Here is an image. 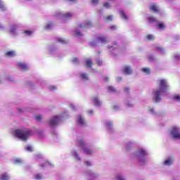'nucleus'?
<instances>
[{"label":"nucleus","mask_w":180,"mask_h":180,"mask_svg":"<svg viewBox=\"0 0 180 180\" xmlns=\"http://www.w3.org/2000/svg\"><path fill=\"white\" fill-rule=\"evenodd\" d=\"M49 165L51 166V165H53V164L50 163V162H49V161H46L44 165H41L40 167L41 168H44V167H48Z\"/></svg>","instance_id":"23"},{"label":"nucleus","mask_w":180,"mask_h":180,"mask_svg":"<svg viewBox=\"0 0 180 180\" xmlns=\"http://www.w3.org/2000/svg\"><path fill=\"white\" fill-rule=\"evenodd\" d=\"M25 34H27V36H30L32 33H33V31L30 30H25L24 31Z\"/></svg>","instance_id":"34"},{"label":"nucleus","mask_w":180,"mask_h":180,"mask_svg":"<svg viewBox=\"0 0 180 180\" xmlns=\"http://www.w3.org/2000/svg\"><path fill=\"white\" fill-rule=\"evenodd\" d=\"M58 41H59L60 43H62V44H65V43H67V41H65V40L63 39H58Z\"/></svg>","instance_id":"41"},{"label":"nucleus","mask_w":180,"mask_h":180,"mask_svg":"<svg viewBox=\"0 0 180 180\" xmlns=\"http://www.w3.org/2000/svg\"><path fill=\"white\" fill-rule=\"evenodd\" d=\"M26 150H27V151H30V153H32V151H33V148L32 147V146L29 145V146L26 148Z\"/></svg>","instance_id":"35"},{"label":"nucleus","mask_w":180,"mask_h":180,"mask_svg":"<svg viewBox=\"0 0 180 180\" xmlns=\"http://www.w3.org/2000/svg\"><path fill=\"white\" fill-rule=\"evenodd\" d=\"M58 116H55L49 121V126H56V124H58Z\"/></svg>","instance_id":"6"},{"label":"nucleus","mask_w":180,"mask_h":180,"mask_svg":"<svg viewBox=\"0 0 180 180\" xmlns=\"http://www.w3.org/2000/svg\"><path fill=\"white\" fill-rule=\"evenodd\" d=\"M147 20L148 23H155V22H157V18H155L154 16H149L147 18Z\"/></svg>","instance_id":"11"},{"label":"nucleus","mask_w":180,"mask_h":180,"mask_svg":"<svg viewBox=\"0 0 180 180\" xmlns=\"http://www.w3.org/2000/svg\"><path fill=\"white\" fill-rule=\"evenodd\" d=\"M172 164V158H169L164 162L165 165H171Z\"/></svg>","instance_id":"19"},{"label":"nucleus","mask_w":180,"mask_h":180,"mask_svg":"<svg viewBox=\"0 0 180 180\" xmlns=\"http://www.w3.org/2000/svg\"><path fill=\"white\" fill-rule=\"evenodd\" d=\"M35 179L37 180H41L43 179V175L41 174H37L35 175Z\"/></svg>","instance_id":"28"},{"label":"nucleus","mask_w":180,"mask_h":180,"mask_svg":"<svg viewBox=\"0 0 180 180\" xmlns=\"http://www.w3.org/2000/svg\"><path fill=\"white\" fill-rule=\"evenodd\" d=\"M9 176L6 173L2 174L0 177V180H8Z\"/></svg>","instance_id":"20"},{"label":"nucleus","mask_w":180,"mask_h":180,"mask_svg":"<svg viewBox=\"0 0 180 180\" xmlns=\"http://www.w3.org/2000/svg\"><path fill=\"white\" fill-rule=\"evenodd\" d=\"M52 26H53V24L49 23V24H47L46 26L45 27V29H46V30H49V29H51V27H52Z\"/></svg>","instance_id":"37"},{"label":"nucleus","mask_w":180,"mask_h":180,"mask_svg":"<svg viewBox=\"0 0 180 180\" xmlns=\"http://www.w3.org/2000/svg\"><path fill=\"white\" fill-rule=\"evenodd\" d=\"M149 9L153 12H154L155 13H160V9H158V6L156 4L150 5Z\"/></svg>","instance_id":"8"},{"label":"nucleus","mask_w":180,"mask_h":180,"mask_svg":"<svg viewBox=\"0 0 180 180\" xmlns=\"http://www.w3.org/2000/svg\"><path fill=\"white\" fill-rule=\"evenodd\" d=\"M104 79H105V81H108L109 78L105 77Z\"/></svg>","instance_id":"57"},{"label":"nucleus","mask_w":180,"mask_h":180,"mask_svg":"<svg viewBox=\"0 0 180 180\" xmlns=\"http://www.w3.org/2000/svg\"><path fill=\"white\" fill-rule=\"evenodd\" d=\"M19 112H22V110L21 109H18Z\"/></svg>","instance_id":"60"},{"label":"nucleus","mask_w":180,"mask_h":180,"mask_svg":"<svg viewBox=\"0 0 180 180\" xmlns=\"http://www.w3.org/2000/svg\"><path fill=\"white\" fill-rule=\"evenodd\" d=\"M117 80H118V81H122V77H118V78H117Z\"/></svg>","instance_id":"56"},{"label":"nucleus","mask_w":180,"mask_h":180,"mask_svg":"<svg viewBox=\"0 0 180 180\" xmlns=\"http://www.w3.org/2000/svg\"><path fill=\"white\" fill-rule=\"evenodd\" d=\"M96 39L98 43H102L103 44H106L109 41L108 38L103 35H97Z\"/></svg>","instance_id":"5"},{"label":"nucleus","mask_w":180,"mask_h":180,"mask_svg":"<svg viewBox=\"0 0 180 180\" xmlns=\"http://www.w3.org/2000/svg\"><path fill=\"white\" fill-rule=\"evenodd\" d=\"M139 154L140 155H141L142 157H146V155H147V153L145 152L144 150L141 149L139 150Z\"/></svg>","instance_id":"26"},{"label":"nucleus","mask_w":180,"mask_h":180,"mask_svg":"<svg viewBox=\"0 0 180 180\" xmlns=\"http://www.w3.org/2000/svg\"><path fill=\"white\" fill-rule=\"evenodd\" d=\"M103 6H104V8H106V9H109V8H110V4L108 2H104L103 4Z\"/></svg>","instance_id":"30"},{"label":"nucleus","mask_w":180,"mask_h":180,"mask_svg":"<svg viewBox=\"0 0 180 180\" xmlns=\"http://www.w3.org/2000/svg\"><path fill=\"white\" fill-rule=\"evenodd\" d=\"M158 27L159 29L164 30V29H165V25L163 23H159V24H158Z\"/></svg>","instance_id":"33"},{"label":"nucleus","mask_w":180,"mask_h":180,"mask_svg":"<svg viewBox=\"0 0 180 180\" xmlns=\"http://www.w3.org/2000/svg\"><path fill=\"white\" fill-rule=\"evenodd\" d=\"M70 2H77V0H69Z\"/></svg>","instance_id":"55"},{"label":"nucleus","mask_w":180,"mask_h":180,"mask_svg":"<svg viewBox=\"0 0 180 180\" xmlns=\"http://www.w3.org/2000/svg\"><path fill=\"white\" fill-rule=\"evenodd\" d=\"M83 150L86 154H88V155L92 154V150L91 149L84 148Z\"/></svg>","instance_id":"27"},{"label":"nucleus","mask_w":180,"mask_h":180,"mask_svg":"<svg viewBox=\"0 0 180 180\" xmlns=\"http://www.w3.org/2000/svg\"><path fill=\"white\" fill-rule=\"evenodd\" d=\"M85 165H86V167H91V165H92V164H91V162H89V160L85 162Z\"/></svg>","instance_id":"45"},{"label":"nucleus","mask_w":180,"mask_h":180,"mask_svg":"<svg viewBox=\"0 0 180 180\" xmlns=\"http://www.w3.org/2000/svg\"><path fill=\"white\" fill-rule=\"evenodd\" d=\"M148 60H150V61H153V60H154V56H150L148 57Z\"/></svg>","instance_id":"50"},{"label":"nucleus","mask_w":180,"mask_h":180,"mask_svg":"<svg viewBox=\"0 0 180 180\" xmlns=\"http://www.w3.org/2000/svg\"><path fill=\"white\" fill-rule=\"evenodd\" d=\"M32 134V131L30 130H22V129H16L15 131V137H18L20 140H23L24 141H26L27 140V137Z\"/></svg>","instance_id":"2"},{"label":"nucleus","mask_w":180,"mask_h":180,"mask_svg":"<svg viewBox=\"0 0 180 180\" xmlns=\"http://www.w3.org/2000/svg\"><path fill=\"white\" fill-rule=\"evenodd\" d=\"M93 103H94L95 106H98V108L101 106V101L98 97H94L91 98Z\"/></svg>","instance_id":"10"},{"label":"nucleus","mask_w":180,"mask_h":180,"mask_svg":"<svg viewBox=\"0 0 180 180\" xmlns=\"http://www.w3.org/2000/svg\"><path fill=\"white\" fill-rule=\"evenodd\" d=\"M75 156L78 157V153H75Z\"/></svg>","instance_id":"58"},{"label":"nucleus","mask_w":180,"mask_h":180,"mask_svg":"<svg viewBox=\"0 0 180 180\" xmlns=\"http://www.w3.org/2000/svg\"><path fill=\"white\" fill-rule=\"evenodd\" d=\"M96 63L99 66L102 65V60L101 59H99V58L96 60Z\"/></svg>","instance_id":"36"},{"label":"nucleus","mask_w":180,"mask_h":180,"mask_svg":"<svg viewBox=\"0 0 180 180\" xmlns=\"http://www.w3.org/2000/svg\"><path fill=\"white\" fill-rule=\"evenodd\" d=\"M89 115H92L94 113V111L92 110H90L88 111Z\"/></svg>","instance_id":"53"},{"label":"nucleus","mask_w":180,"mask_h":180,"mask_svg":"<svg viewBox=\"0 0 180 180\" xmlns=\"http://www.w3.org/2000/svg\"><path fill=\"white\" fill-rule=\"evenodd\" d=\"M0 9H2L3 11H5V6L2 4V1L0 0Z\"/></svg>","instance_id":"43"},{"label":"nucleus","mask_w":180,"mask_h":180,"mask_svg":"<svg viewBox=\"0 0 180 180\" xmlns=\"http://www.w3.org/2000/svg\"><path fill=\"white\" fill-rule=\"evenodd\" d=\"M122 71L124 74L127 75H131V72H133V70H131V67L127 65L125 66L123 69Z\"/></svg>","instance_id":"7"},{"label":"nucleus","mask_w":180,"mask_h":180,"mask_svg":"<svg viewBox=\"0 0 180 180\" xmlns=\"http://www.w3.org/2000/svg\"><path fill=\"white\" fill-rule=\"evenodd\" d=\"M124 92L125 94H129V92H130V89H129V87H125V88L124 89Z\"/></svg>","instance_id":"42"},{"label":"nucleus","mask_w":180,"mask_h":180,"mask_svg":"<svg viewBox=\"0 0 180 180\" xmlns=\"http://www.w3.org/2000/svg\"><path fill=\"white\" fill-rule=\"evenodd\" d=\"M171 134H172L173 139H175L176 140H180L179 128L173 127L171 130Z\"/></svg>","instance_id":"3"},{"label":"nucleus","mask_w":180,"mask_h":180,"mask_svg":"<svg viewBox=\"0 0 180 180\" xmlns=\"http://www.w3.org/2000/svg\"><path fill=\"white\" fill-rule=\"evenodd\" d=\"M142 72H144L145 74H150L151 72V70L148 68H143L141 69Z\"/></svg>","instance_id":"18"},{"label":"nucleus","mask_w":180,"mask_h":180,"mask_svg":"<svg viewBox=\"0 0 180 180\" xmlns=\"http://www.w3.org/2000/svg\"><path fill=\"white\" fill-rule=\"evenodd\" d=\"M173 99L176 102H180V94H176L173 96Z\"/></svg>","instance_id":"24"},{"label":"nucleus","mask_w":180,"mask_h":180,"mask_svg":"<svg viewBox=\"0 0 180 180\" xmlns=\"http://www.w3.org/2000/svg\"><path fill=\"white\" fill-rule=\"evenodd\" d=\"M156 51H159L160 53H164V49L162 46H157L155 48Z\"/></svg>","instance_id":"25"},{"label":"nucleus","mask_w":180,"mask_h":180,"mask_svg":"<svg viewBox=\"0 0 180 180\" xmlns=\"http://www.w3.org/2000/svg\"><path fill=\"white\" fill-rule=\"evenodd\" d=\"M15 30H16V27L15 25L13 26L11 30H10V32L11 33H15Z\"/></svg>","instance_id":"40"},{"label":"nucleus","mask_w":180,"mask_h":180,"mask_svg":"<svg viewBox=\"0 0 180 180\" xmlns=\"http://www.w3.org/2000/svg\"><path fill=\"white\" fill-rule=\"evenodd\" d=\"M108 91L110 92H112L113 94L117 92V91L116 90V89H115V87L112 86H108Z\"/></svg>","instance_id":"21"},{"label":"nucleus","mask_w":180,"mask_h":180,"mask_svg":"<svg viewBox=\"0 0 180 180\" xmlns=\"http://www.w3.org/2000/svg\"><path fill=\"white\" fill-rule=\"evenodd\" d=\"M117 180H124V179H123V177L122 176H120V175L117 176Z\"/></svg>","instance_id":"48"},{"label":"nucleus","mask_w":180,"mask_h":180,"mask_svg":"<svg viewBox=\"0 0 180 180\" xmlns=\"http://www.w3.org/2000/svg\"><path fill=\"white\" fill-rule=\"evenodd\" d=\"M112 122L108 123V125H107V127H108V129H110V128L112 127Z\"/></svg>","instance_id":"51"},{"label":"nucleus","mask_w":180,"mask_h":180,"mask_svg":"<svg viewBox=\"0 0 180 180\" xmlns=\"http://www.w3.org/2000/svg\"><path fill=\"white\" fill-rule=\"evenodd\" d=\"M97 53H98V54H101V51H98Z\"/></svg>","instance_id":"59"},{"label":"nucleus","mask_w":180,"mask_h":180,"mask_svg":"<svg viewBox=\"0 0 180 180\" xmlns=\"http://www.w3.org/2000/svg\"><path fill=\"white\" fill-rule=\"evenodd\" d=\"M86 66L87 68H91L92 67V60L88 58L86 60Z\"/></svg>","instance_id":"17"},{"label":"nucleus","mask_w":180,"mask_h":180,"mask_svg":"<svg viewBox=\"0 0 180 180\" xmlns=\"http://www.w3.org/2000/svg\"><path fill=\"white\" fill-rule=\"evenodd\" d=\"M117 108V106H114V108Z\"/></svg>","instance_id":"62"},{"label":"nucleus","mask_w":180,"mask_h":180,"mask_svg":"<svg viewBox=\"0 0 180 180\" xmlns=\"http://www.w3.org/2000/svg\"><path fill=\"white\" fill-rule=\"evenodd\" d=\"M120 14L121 17L122 18V19H125V20H129V18L127 17V15H126V13H124V11L120 10Z\"/></svg>","instance_id":"16"},{"label":"nucleus","mask_w":180,"mask_h":180,"mask_svg":"<svg viewBox=\"0 0 180 180\" xmlns=\"http://www.w3.org/2000/svg\"><path fill=\"white\" fill-rule=\"evenodd\" d=\"M139 162L141 164H143V162H146V159L144 158H143L142 159L140 158V156H139Z\"/></svg>","instance_id":"39"},{"label":"nucleus","mask_w":180,"mask_h":180,"mask_svg":"<svg viewBox=\"0 0 180 180\" xmlns=\"http://www.w3.org/2000/svg\"><path fill=\"white\" fill-rule=\"evenodd\" d=\"M56 16L57 18H59L60 19H70V18H72V13L68 12L65 14H62L61 13H58L56 14Z\"/></svg>","instance_id":"4"},{"label":"nucleus","mask_w":180,"mask_h":180,"mask_svg":"<svg viewBox=\"0 0 180 180\" xmlns=\"http://www.w3.org/2000/svg\"><path fill=\"white\" fill-rule=\"evenodd\" d=\"M7 57H15L16 56V52L15 51H10L6 53Z\"/></svg>","instance_id":"13"},{"label":"nucleus","mask_w":180,"mask_h":180,"mask_svg":"<svg viewBox=\"0 0 180 180\" xmlns=\"http://www.w3.org/2000/svg\"><path fill=\"white\" fill-rule=\"evenodd\" d=\"M86 26H92V22H91V21H86L85 24H80L79 25V27H80V29H82V27H86Z\"/></svg>","instance_id":"12"},{"label":"nucleus","mask_w":180,"mask_h":180,"mask_svg":"<svg viewBox=\"0 0 180 180\" xmlns=\"http://www.w3.org/2000/svg\"><path fill=\"white\" fill-rule=\"evenodd\" d=\"M17 65H18V68L22 70V71H27V70H28L27 65L25 64L22 62L18 63Z\"/></svg>","instance_id":"9"},{"label":"nucleus","mask_w":180,"mask_h":180,"mask_svg":"<svg viewBox=\"0 0 180 180\" xmlns=\"http://www.w3.org/2000/svg\"><path fill=\"white\" fill-rule=\"evenodd\" d=\"M81 79H84V81H88L89 79V77H88V74L86 73H82L79 75Z\"/></svg>","instance_id":"15"},{"label":"nucleus","mask_w":180,"mask_h":180,"mask_svg":"<svg viewBox=\"0 0 180 180\" xmlns=\"http://www.w3.org/2000/svg\"><path fill=\"white\" fill-rule=\"evenodd\" d=\"M91 2L92 4L98 5V4L99 3V0H91Z\"/></svg>","instance_id":"47"},{"label":"nucleus","mask_w":180,"mask_h":180,"mask_svg":"<svg viewBox=\"0 0 180 180\" xmlns=\"http://www.w3.org/2000/svg\"><path fill=\"white\" fill-rule=\"evenodd\" d=\"M110 30H112V31H113V30H116V29H117V25H111L110 27Z\"/></svg>","instance_id":"38"},{"label":"nucleus","mask_w":180,"mask_h":180,"mask_svg":"<svg viewBox=\"0 0 180 180\" xmlns=\"http://www.w3.org/2000/svg\"><path fill=\"white\" fill-rule=\"evenodd\" d=\"M146 39H147V40H149V41L154 40V35H153V34H148L146 36Z\"/></svg>","instance_id":"29"},{"label":"nucleus","mask_w":180,"mask_h":180,"mask_svg":"<svg viewBox=\"0 0 180 180\" xmlns=\"http://www.w3.org/2000/svg\"><path fill=\"white\" fill-rule=\"evenodd\" d=\"M35 119L36 120H38V121L41 120V115L35 116Z\"/></svg>","instance_id":"46"},{"label":"nucleus","mask_w":180,"mask_h":180,"mask_svg":"<svg viewBox=\"0 0 180 180\" xmlns=\"http://www.w3.org/2000/svg\"><path fill=\"white\" fill-rule=\"evenodd\" d=\"M158 89L153 91V99L155 102H160L161 101V95L168 91V82H167V80L162 79L158 80Z\"/></svg>","instance_id":"1"},{"label":"nucleus","mask_w":180,"mask_h":180,"mask_svg":"<svg viewBox=\"0 0 180 180\" xmlns=\"http://www.w3.org/2000/svg\"><path fill=\"white\" fill-rule=\"evenodd\" d=\"M72 61V63H78V58H74Z\"/></svg>","instance_id":"49"},{"label":"nucleus","mask_w":180,"mask_h":180,"mask_svg":"<svg viewBox=\"0 0 180 180\" xmlns=\"http://www.w3.org/2000/svg\"><path fill=\"white\" fill-rule=\"evenodd\" d=\"M51 91H53V90L56 89V87L54 86H53L51 87Z\"/></svg>","instance_id":"54"},{"label":"nucleus","mask_w":180,"mask_h":180,"mask_svg":"<svg viewBox=\"0 0 180 180\" xmlns=\"http://www.w3.org/2000/svg\"><path fill=\"white\" fill-rule=\"evenodd\" d=\"M77 122L80 126H85V121H84V117L82 116H80L79 119L77 120Z\"/></svg>","instance_id":"14"},{"label":"nucleus","mask_w":180,"mask_h":180,"mask_svg":"<svg viewBox=\"0 0 180 180\" xmlns=\"http://www.w3.org/2000/svg\"><path fill=\"white\" fill-rule=\"evenodd\" d=\"M20 162H22V160L18 159L15 160V164H20Z\"/></svg>","instance_id":"52"},{"label":"nucleus","mask_w":180,"mask_h":180,"mask_svg":"<svg viewBox=\"0 0 180 180\" xmlns=\"http://www.w3.org/2000/svg\"><path fill=\"white\" fill-rule=\"evenodd\" d=\"M105 20H109L110 22H112L113 20V15H108L105 18Z\"/></svg>","instance_id":"31"},{"label":"nucleus","mask_w":180,"mask_h":180,"mask_svg":"<svg viewBox=\"0 0 180 180\" xmlns=\"http://www.w3.org/2000/svg\"><path fill=\"white\" fill-rule=\"evenodd\" d=\"M82 35H83L82 33H81L79 30H75V36L76 37H81V36H82Z\"/></svg>","instance_id":"22"},{"label":"nucleus","mask_w":180,"mask_h":180,"mask_svg":"<svg viewBox=\"0 0 180 180\" xmlns=\"http://www.w3.org/2000/svg\"><path fill=\"white\" fill-rule=\"evenodd\" d=\"M90 46H91V47H96V46H98V44H96V42L93 41V42H91V43H90Z\"/></svg>","instance_id":"44"},{"label":"nucleus","mask_w":180,"mask_h":180,"mask_svg":"<svg viewBox=\"0 0 180 180\" xmlns=\"http://www.w3.org/2000/svg\"><path fill=\"white\" fill-rule=\"evenodd\" d=\"M78 144H79V147H84V140L82 139L79 140Z\"/></svg>","instance_id":"32"},{"label":"nucleus","mask_w":180,"mask_h":180,"mask_svg":"<svg viewBox=\"0 0 180 180\" xmlns=\"http://www.w3.org/2000/svg\"><path fill=\"white\" fill-rule=\"evenodd\" d=\"M128 106H133V105H129V104H128Z\"/></svg>","instance_id":"61"}]
</instances>
